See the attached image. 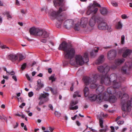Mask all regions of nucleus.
<instances>
[{
	"label": "nucleus",
	"instance_id": "2",
	"mask_svg": "<svg viewBox=\"0 0 132 132\" xmlns=\"http://www.w3.org/2000/svg\"><path fill=\"white\" fill-rule=\"evenodd\" d=\"M58 49L64 51L65 58L70 59V63L72 65H77L76 60L73 59L75 53V48L71 44H68L65 41H63L59 46Z\"/></svg>",
	"mask_w": 132,
	"mask_h": 132
},
{
	"label": "nucleus",
	"instance_id": "15",
	"mask_svg": "<svg viewBox=\"0 0 132 132\" xmlns=\"http://www.w3.org/2000/svg\"><path fill=\"white\" fill-rule=\"evenodd\" d=\"M104 87L102 85L99 86L96 90V92L98 95L99 96H101V97H104V93H106V91L104 92Z\"/></svg>",
	"mask_w": 132,
	"mask_h": 132
},
{
	"label": "nucleus",
	"instance_id": "22",
	"mask_svg": "<svg viewBox=\"0 0 132 132\" xmlns=\"http://www.w3.org/2000/svg\"><path fill=\"white\" fill-rule=\"evenodd\" d=\"M63 0H54V5L55 7L57 6H61L63 5Z\"/></svg>",
	"mask_w": 132,
	"mask_h": 132
},
{
	"label": "nucleus",
	"instance_id": "48",
	"mask_svg": "<svg viewBox=\"0 0 132 132\" xmlns=\"http://www.w3.org/2000/svg\"><path fill=\"white\" fill-rule=\"evenodd\" d=\"M26 104L24 103H22L19 106V107L20 108H22Z\"/></svg>",
	"mask_w": 132,
	"mask_h": 132
},
{
	"label": "nucleus",
	"instance_id": "3",
	"mask_svg": "<svg viewBox=\"0 0 132 132\" xmlns=\"http://www.w3.org/2000/svg\"><path fill=\"white\" fill-rule=\"evenodd\" d=\"M64 9H57L55 10L53 9H45V11H48V13L51 18L52 20L57 19L59 21L62 22L64 20V17L63 16L62 12L66 10Z\"/></svg>",
	"mask_w": 132,
	"mask_h": 132
},
{
	"label": "nucleus",
	"instance_id": "55",
	"mask_svg": "<svg viewBox=\"0 0 132 132\" xmlns=\"http://www.w3.org/2000/svg\"><path fill=\"white\" fill-rule=\"evenodd\" d=\"M49 130H50V131L51 132H53V131L54 130V129L53 128H52V127H49Z\"/></svg>",
	"mask_w": 132,
	"mask_h": 132
},
{
	"label": "nucleus",
	"instance_id": "51",
	"mask_svg": "<svg viewBox=\"0 0 132 132\" xmlns=\"http://www.w3.org/2000/svg\"><path fill=\"white\" fill-rule=\"evenodd\" d=\"M26 76L28 80L29 81H30V77L29 76V75L28 74H26Z\"/></svg>",
	"mask_w": 132,
	"mask_h": 132
},
{
	"label": "nucleus",
	"instance_id": "25",
	"mask_svg": "<svg viewBox=\"0 0 132 132\" xmlns=\"http://www.w3.org/2000/svg\"><path fill=\"white\" fill-rule=\"evenodd\" d=\"M104 56L103 55H100L96 61V64L98 65L102 63L104 61Z\"/></svg>",
	"mask_w": 132,
	"mask_h": 132
},
{
	"label": "nucleus",
	"instance_id": "47",
	"mask_svg": "<svg viewBox=\"0 0 132 132\" xmlns=\"http://www.w3.org/2000/svg\"><path fill=\"white\" fill-rule=\"evenodd\" d=\"M26 11V10L25 9H23L21 11V13L23 14H25Z\"/></svg>",
	"mask_w": 132,
	"mask_h": 132
},
{
	"label": "nucleus",
	"instance_id": "12",
	"mask_svg": "<svg viewBox=\"0 0 132 132\" xmlns=\"http://www.w3.org/2000/svg\"><path fill=\"white\" fill-rule=\"evenodd\" d=\"M103 99L105 101H109L111 103H113L115 102L117 100V98L114 96H112L109 97V95L108 94H106V93H104V97Z\"/></svg>",
	"mask_w": 132,
	"mask_h": 132
},
{
	"label": "nucleus",
	"instance_id": "1",
	"mask_svg": "<svg viewBox=\"0 0 132 132\" xmlns=\"http://www.w3.org/2000/svg\"><path fill=\"white\" fill-rule=\"evenodd\" d=\"M100 78L101 79V82L102 84L104 83L107 86L112 85V82L107 73L103 75L102 76L98 74L94 75L91 78L87 77H83V80L85 85H87L90 84V87L93 89L98 86V85L96 83L97 79Z\"/></svg>",
	"mask_w": 132,
	"mask_h": 132
},
{
	"label": "nucleus",
	"instance_id": "44",
	"mask_svg": "<svg viewBox=\"0 0 132 132\" xmlns=\"http://www.w3.org/2000/svg\"><path fill=\"white\" fill-rule=\"evenodd\" d=\"M26 67V64L24 63V64H23L21 68V69L22 70H24V69Z\"/></svg>",
	"mask_w": 132,
	"mask_h": 132
},
{
	"label": "nucleus",
	"instance_id": "4",
	"mask_svg": "<svg viewBox=\"0 0 132 132\" xmlns=\"http://www.w3.org/2000/svg\"><path fill=\"white\" fill-rule=\"evenodd\" d=\"M129 98L128 95L126 93L123 95L121 98V108L123 111H125L127 110L129 112L131 110V106L132 107V98L130 101L128 102Z\"/></svg>",
	"mask_w": 132,
	"mask_h": 132
},
{
	"label": "nucleus",
	"instance_id": "11",
	"mask_svg": "<svg viewBox=\"0 0 132 132\" xmlns=\"http://www.w3.org/2000/svg\"><path fill=\"white\" fill-rule=\"evenodd\" d=\"M117 51L114 50H111L109 51L107 53V57L109 60H114L117 56Z\"/></svg>",
	"mask_w": 132,
	"mask_h": 132
},
{
	"label": "nucleus",
	"instance_id": "10",
	"mask_svg": "<svg viewBox=\"0 0 132 132\" xmlns=\"http://www.w3.org/2000/svg\"><path fill=\"white\" fill-rule=\"evenodd\" d=\"M43 31V30L33 27L30 29V32L31 35L35 36H42Z\"/></svg>",
	"mask_w": 132,
	"mask_h": 132
},
{
	"label": "nucleus",
	"instance_id": "31",
	"mask_svg": "<svg viewBox=\"0 0 132 132\" xmlns=\"http://www.w3.org/2000/svg\"><path fill=\"white\" fill-rule=\"evenodd\" d=\"M18 61H20L26 58V56H24L20 53H18Z\"/></svg>",
	"mask_w": 132,
	"mask_h": 132
},
{
	"label": "nucleus",
	"instance_id": "59",
	"mask_svg": "<svg viewBox=\"0 0 132 132\" xmlns=\"http://www.w3.org/2000/svg\"><path fill=\"white\" fill-rule=\"evenodd\" d=\"M76 123L77 125L78 126H80L81 125L80 123L78 121H76Z\"/></svg>",
	"mask_w": 132,
	"mask_h": 132
},
{
	"label": "nucleus",
	"instance_id": "36",
	"mask_svg": "<svg viewBox=\"0 0 132 132\" xmlns=\"http://www.w3.org/2000/svg\"><path fill=\"white\" fill-rule=\"evenodd\" d=\"M49 80H51L52 82L54 81L56 79L54 77V75H52L50 77H49Z\"/></svg>",
	"mask_w": 132,
	"mask_h": 132
},
{
	"label": "nucleus",
	"instance_id": "46",
	"mask_svg": "<svg viewBox=\"0 0 132 132\" xmlns=\"http://www.w3.org/2000/svg\"><path fill=\"white\" fill-rule=\"evenodd\" d=\"M121 18L122 19H126L128 18V17L125 14H123L121 15Z\"/></svg>",
	"mask_w": 132,
	"mask_h": 132
},
{
	"label": "nucleus",
	"instance_id": "37",
	"mask_svg": "<svg viewBox=\"0 0 132 132\" xmlns=\"http://www.w3.org/2000/svg\"><path fill=\"white\" fill-rule=\"evenodd\" d=\"M55 114L56 116L59 117L61 116V114L60 112L55 111Z\"/></svg>",
	"mask_w": 132,
	"mask_h": 132
},
{
	"label": "nucleus",
	"instance_id": "26",
	"mask_svg": "<svg viewBox=\"0 0 132 132\" xmlns=\"http://www.w3.org/2000/svg\"><path fill=\"white\" fill-rule=\"evenodd\" d=\"M119 21L116 26V28L117 29H120L122 27V24L121 22V20L118 18H117L116 20Z\"/></svg>",
	"mask_w": 132,
	"mask_h": 132
},
{
	"label": "nucleus",
	"instance_id": "56",
	"mask_svg": "<svg viewBox=\"0 0 132 132\" xmlns=\"http://www.w3.org/2000/svg\"><path fill=\"white\" fill-rule=\"evenodd\" d=\"M46 39H43L41 40V42L43 43H45L46 42Z\"/></svg>",
	"mask_w": 132,
	"mask_h": 132
},
{
	"label": "nucleus",
	"instance_id": "13",
	"mask_svg": "<svg viewBox=\"0 0 132 132\" xmlns=\"http://www.w3.org/2000/svg\"><path fill=\"white\" fill-rule=\"evenodd\" d=\"M89 99L92 101H94L97 100L99 102H101L103 101V97L101 96H97L96 95H91L88 97Z\"/></svg>",
	"mask_w": 132,
	"mask_h": 132
},
{
	"label": "nucleus",
	"instance_id": "40",
	"mask_svg": "<svg viewBox=\"0 0 132 132\" xmlns=\"http://www.w3.org/2000/svg\"><path fill=\"white\" fill-rule=\"evenodd\" d=\"M100 125V127L102 128L103 127V121L102 119H99Z\"/></svg>",
	"mask_w": 132,
	"mask_h": 132
},
{
	"label": "nucleus",
	"instance_id": "42",
	"mask_svg": "<svg viewBox=\"0 0 132 132\" xmlns=\"http://www.w3.org/2000/svg\"><path fill=\"white\" fill-rule=\"evenodd\" d=\"M124 121H120L117 122V123L119 125H121L123 123Z\"/></svg>",
	"mask_w": 132,
	"mask_h": 132
},
{
	"label": "nucleus",
	"instance_id": "16",
	"mask_svg": "<svg viewBox=\"0 0 132 132\" xmlns=\"http://www.w3.org/2000/svg\"><path fill=\"white\" fill-rule=\"evenodd\" d=\"M73 23V20H68L64 22V26L65 28L69 29L72 27Z\"/></svg>",
	"mask_w": 132,
	"mask_h": 132
},
{
	"label": "nucleus",
	"instance_id": "63",
	"mask_svg": "<svg viewBox=\"0 0 132 132\" xmlns=\"http://www.w3.org/2000/svg\"><path fill=\"white\" fill-rule=\"evenodd\" d=\"M111 129L112 130L111 131L112 132H114V127L113 126H111Z\"/></svg>",
	"mask_w": 132,
	"mask_h": 132
},
{
	"label": "nucleus",
	"instance_id": "14",
	"mask_svg": "<svg viewBox=\"0 0 132 132\" xmlns=\"http://www.w3.org/2000/svg\"><path fill=\"white\" fill-rule=\"evenodd\" d=\"M97 69L98 71L100 73H103V75L107 73L110 71V68L108 66H106L105 67L103 66H98Z\"/></svg>",
	"mask_w": 132,
	"mask_h": 132
},
{
	"label": "nucleus",
	"instance_id": "18",
	"mask_svg": "<svg viewBox=\"0 0 132 132\" xmlns=\"http://www.w3.org/2000/svg\"><path fill=\"white\" fill-rule=\"evenodd\" d=\"M18 53L16 54H11L7 56L8 59L11 60L12 62H14L18 60Z\"/></svg>",
	"mask_w": 132,
	"mask_h": 132
},
{
	"label": "nucleus",
	"instance_id": "7",
	"mask_svg": "<svg viewBox=\"0 0 132 132\" xmlns=\"http://www.w3.org/2000/svg\"><path fill=\"white\" fill-rule=\"evenodd\" d=\"M83 56H83L80 55H76L75 58L77 65L81 66L85 63H87L89 61L88 54L87 53H85Z\"/></svg>",
	"mask_w": 132,
	"mask_h": 132
},
{
	"label": "nucleus",
	"instance_id": "62",
	"mask_svg": "<svg viewBox=\"0 0 132 132\" xmlns=\"http://www.w3.org/2000/svg\"><path fill=\"white\" fill-rule=\"evenodd\" d=\"M61 24H58V23H57L56 24V27L57 28H60L61 27Z\"/></svg>",
	"mask_w": 132,
	"mask_h": 132
},
{
	"label": "nucleus",
	"instance_id": "23",
	"mask_svg": "<svg viewBox=\"0 0 132 132\" xmlns=\"http://www.w3.org/2000/svg\"><path fill=\"white\" fill-rule=\"evenodd\" d=\"M98 9H88L86 13L88 15L93 14L96 13Z\"/></svg>",
	"mask_w": 132,
	"mask_h": 132
},
{
	"label": "nucleus",
	"instance_id": "6",
	"mask_svg": "<svg viewBox=\"0 0 132 132\" xmlns=\"http://www.w3.org/2000/svg\"><path fill=\"white\" fill-rule=\"evenodd\" d=\"M97 23L98 29L100 30H107L109 31H111V26L108 25L105 20L103 19L99 16L97 18Z\"/></svg>",
	"mask_w": 132,
	"mask_h": 132
},
{
	"label": "nucleus",
	"instance_id": "41",
	"mask_svg": "<svg viewBox=\"0 0 132 132\" xmlns=\"http://www.w3.org/2000/svg\"><path fill=\"white\" fill-rule=\"evenodd\" d=\"M15 74V72L14 71H12L10 72H8V73H7V75H11L13 76Z\"/></svg>",
	"mask_w": 132,
	"mask_h": 132
},
{
	"label": "nucleus",
	"instance_id": "9",
	"mask_svg": "<svg viewBox=\"0 0 132 132\" xmlns=\"http://www.w3.org/2000/svg\"><path fill=\"white\" fill-rule=\"evenodd\" d=\"M113 87H108L107 89V91L108 93L106 92V94H114L115 93L116 96L117 97H120L122 95V93L120 91L119 92L116 93V91H115V89H119V88H116L114 87L113 86Z\"/></svg>",
	"mask_w": 132,
	"mask_h": 132
},
{
	"label": "nucleus",
	"instance_id": "17",
	"mask_svg": "<svg viewBox=\"0 0 132 132\" xmlns=\"http://www.w3.org/2000/svg\"><path fill=\"white\" fill-rule=\"evenodd\" d=\"M98 17H99V16L94 15L90 19L89 22V24L90 26L93 27L95 25L96 22L97 23V18Z\"/></svg>",
	"mask_w": 132,
	"mask_h": 132
},
{
	"label": "nucleus",
	"instance_id": "39",
	"mask_svg": "<svg viewBox=\"0 0 132 132\" xmlns=\"http://www.w3.org/2000/svg\"><path fill=\"white\" fill-rule=\"evenodd\" d=\"M125 37L124 35H122L121 37V42L122 44H123L124 43Z\"/></svg>",
	"mask_w": 132,
	"mask_h": 132
},
{
	"label": "nucleus",
	"instance_id": "32",
	"mask_svg": "<svg viewBox=\"0 0 132 132\" xmlns=\"http://www.w3.org/2000/svg\"><path fill=\"white\" fill-rule=\"evenodd\" d=\"M42 36L43 38H47L49 36V34L46 31L44 30H43V34H42Z\"/></svg>",
	"mask_w": 132,
	"mask_h": 132
},
{
	"label": "nucleus",
	"instance_id": "29",
	"mask_svg": "<svg viewBox=\"0 0 132 132\" xmlns=\"http://www.w3.org/2000/svg\"><path fill=\"white\" fill-rule=\"evenodd\" d=\"M125 59H117L115 61V64L116 65H119L123 63Z\"/></svg>",
	"mask_w": 132,
	"mask_h": 132
},
{
	"label": "nucleus",
	"instance_id": "38",
	"mask_svg": "<svg viewBox=\"0 0 132 132\" xmlns=\"http://www.w3.org/2000/svg\"><path fill=\"white\" fill-rule=\"evenodd\" d=\"M74 29L76 31H78L79 30V25L78 24H76L74 27Z\"/></svg>",
	"mask_w": 132,
	"mask_h": 132
},
{
	"label": "nucleus",
	"instance_id": "50",
	"mask_svg": "<svg viewBox=\"0 0 132 132\" xmlns=\"http://www.w3.org/2000/svg\"><path fill=\"white\" fill-rule=\"evenodd\" d=\"M112 5L116 7L117 6L118 4L117 3L115 2H112Z\"/></svg>",
	"mask_w": 132,
	"mask_h": 132
},
{
	"label": "nucleus",
	"instance_id": "8",
	"mask_svg": "<svg viewBox=\"0 0 132 132\" xmlns=\"http://www.w3.org/2000/svg\"><path fill=\"white\" fill-rule=\"evenodd\" d=\"M44 93H41L40 95L39 99L40 100L39 103V105H41L49 100L48 96L49 94L48 93L44 92Z\"/></svg>",
	"mask_w": 132,
	"mask_h": 132
},
{
	"label": "nucleus",
	"instance_id": "24",
	"mask_svg": "<svg viewBox=\"0 0 132 132\" xmlns=\"http://www.w3.org/2000/svg\"><path fill=\"white\" fill-rule=\"evenodd\" d=\"M37 88L36 90L39 91L40 89L43 88L44 86V85L43 82H42L41 80L39 79L37 81Z\"/></svg>",
	"mask_w": 132,
	"mask_h": 132
},
{
	"label": "nucleus",
	"instance_id": "21",
	"mask_svg": "<svg viewBox=\"0 0 132 132\" xmlns=\"http://www.w3.org/2000/svg\"><path fill=\"white\" fill-rule=\"evenodd\" d=\"M99 50V47H95L90 53V56L92 57H94L96 56Z\"/></svg>",
	"mask_w": 132,
	"mask_h": 132
},
{
	"label": "nucleus",
	"instance_id": "64",
	"mask_svg": "<svg viewBox=\"0 0 132 132\" xmlns=\"http://www.w3.org/2000/svg\"><path fill=\"white\" fill-rule=\"evenodd\" d=\"M48 72L49 73H51L52 72V70L51 68H49L48 70Z\"/></svg>",
	"mask_w": 132,
	"mask_h": 132
},
{
	"label": "nucleus",
	"instance_id": "54",
	"mask_svg": "<svg viewBox=\"0 0 132 132\" xmlns=\"http://www.w3.org/2000/svg\"><path fill=\"white\" fill-rule=\"evenodd\" d=\"M77 115H75L73 117H72L71 118L73 120H75L76 118L77 117Z\"/></svg>",
	"mask_w": 132,
	"mask_h": 132
},
{
	"label": "nucleus",
	"instance_id": "53",
	"mask_svg": "<svg viewBox=\"0 0 132 132\" xmlns=\"http://www.w3.org/2000/svg\"><path fill=\"white\" fill-rule=\"evenodd\" d=\"M48 88L53 93V90L52 88L50 87H48Z\"/></svg>",
	"mask_w": 132,
	"mask_h": 132
},
{
	"label": "nucleus",
	"instance_id": "34",
	"mask_svg": "<svg viewBox=\"0 0 132 132\" xmlns=\"http://www.w3.org/2000/svg\"><path fill=\"white\" fill-rule=\"evenodd\" d=\"M3 14L4 15H6L8 18H12L11 15L8 12L6 11L4 12L3 13Z\"/></svg>",
	"mask_w": 132,
	"mask_h": 132
},
{
	"label": "nucleus",
	"instance_id": "28",
	"mask_svg": "<svg viewBox=\"0 0 132 132\" xmlns=\"http://www.w3.org/2000/svg\"><path fill=\"white\" fill-rule=\"evenodd\" d=\"M90 8H91L93 7H96L101 8V5L96 2L94 1L93 4H90L89 6Z\"/></svg>",
	"mask_w": 132,
	"mask_h": 132
},
{
	"label": "nucleus",
	"instance_id": "33",
	"mask_svg": "<svg viewBox=\"0 0 132 132\" xmlns=\"http://www.w3.org/2000/svg\"><path fill=\"white\" fill-rule=\"evenodd\" d=\"M100 11L101 13L103 15H105L108 13L107 9H100Z\"/></svg>",
	"mask_w": 132,
	"mask_h": 132
},
{
	"label": "nucleus",
	"instance_id": "30",
	"mask_svg": "<svg viewBox=\"0 0 132 132\" xmlns=\"http://www.w3.org/2000/svg\"><path fill=\"white\" fill-rule=\"evenodd\" d=\"M85 97H87L89 94V90L88 87L85 86L84 90Z\"/></svg>",
	"mask_w": 132,
	"mask_h": 132
},
{
	"label": "nucleus",
	"instance_id": "58",
	"mask_svg": "<svg viewBox=\"0 0 132 132\" xmlns=\"http://www.w3.org/2000/svg\"><path fill=\"white\" fill-rule=\"evenodd\" d=\"M123 50V48L119 49V50L118 52L119 53H121Z\"/></svg>",
	"mask_w": 132,
	"mask_h": 132
},
{
	"label": "nucleus",
	"instance_id": "19",
	"mask_svg": "<svg viewBox=\"0 0 132 132\" xmlns=\"http://www.w3.org/2000/svg\"><path fill=\"white\" fill-rule=\"evenodd\" d=\"M88 21V19L87 18H82L80 22L81 26L83 28L85 27L87 24Z\"/></svg>",
	"mask_w": 132,
	"mask_h": 132
},
{
	"label": "nucleus",
	"instance_id": "20",
	"mask_svg": "<svg viewBox=\"0 0 132 132\" xmlns=\"http://www.w3.org/2000/svg\"><path fill=\"white\" fill-rule=\"evenodd\" d=\"M78 103V101H72L70 103L69 109L70 110H76L78 109V105H76L74 107L73 106Z\"/></svg>",
	"mask_w": 132,
	"mask_h": 132
},
{
	"label": "nucleus",
	"instance_id": "27",
	"mask_svg": "<svg viewBox=\"0 0 132 132\" xmlns=\"http://www.w3.org/2000/svg\"><path fill=\"white\" fill-rule=\"evenodd\" d=\"M131 53H132V50L128 49H127L123 53V57H126L127 56L129 55Z\"/></svg>",
	"mask_w": 132,
	"mask_h": 132
},
{
	"label": "nucleus",
	"instance_id": "61",
	"mask_svg": "<svg viewBox=\"0 0 132 132\" xmlns=\"http://www.w3.org/2000/svg\"><path fill=\"white\" fill-rule=\"evenodd\" d=\"M16 1V4L17 5H20V3L19 2L18 0H15Z\"/></svg>",
	"mask_w": 132,
	"mask_h": 132
},
{
	"label": "nucleus",
	"instance_id": "57",
	"mask_svg": "<svg viewBox=\"0 0 132 132\" xmlns=\"http://www.w3.org/2000/svg\"><path fill=\"white\" fill-rule=\"evenodd\" d=\"M49 107L50 108V109H51L52 110H53V106H52V105L51 104H50L49 105Z\"/></svg>",
	"mask_w": 132,
	"mask_h": 132
},
{
	"label": "nucleus",
	"instance_id": "60",
	"mask_svg": "<svg viewBox=\"0 0 132 132\" xmlns=\"http://www.w3.org/2000/svg\"><path fill=\"white\" fill-rule=\"evenodd\" d=\"M112 48L111 46H109L105 47H104V48L105 49H107V48Z\"/></svg>",
	"mask_w": 132,
	"mask_h": 132
},
{
	"label": "nucleus",
	"instance_id": "49",
	"mask_svg": "<svg viewBox=\"0 0 132 132\" xmlns=\"http://www.w3.org/2000/svg\"><path fill=\"white\" fill-rule=\"evenodd\" d=\"M108 129L105 128L104 129H101L99 130L100 132H104L106 131Z\"/></svg>",
	"mask_w": 132,
	"mask_h": 132
},
{
	"label": "nucleus",
	"instance_id": "5",
	"mask_svg": "<svg viewBox=\"0 0 132 132\" xmlns=\"http://www.w3.org/2000/svg\"><path fill=\"white\" fill-rule=\"evenodd\" d=\"M110 78L112 81V85L114 87L121 88V82L123 80L121 77H119L118 78L116 74L113 73L110 75Z\"/></svg>",
	"mask_w": 132,
	"mask_h": 132
},
{
	"label": "nucleus",
	"instance_id": "45",
	"mask_svg": "<svg viewBox=\"0 0 132 132\" xmlns=\"http://www.w3.org/2000/svg\"><path fill=\"white\" fill-rule=\"evenodd\" d=\"M12 79L16 82L17 81V79L15 75H13L12 76Z\"/></svg>",
	"mask_w": 132,
	"mask_h": 132
},
{
	"label": "nucleus",
	"instance_id": "52",
	"mask_svg": "<svg viewBox=\"0 0 132 132\" xmlns=\"http://www.w3.org/2000/svg\"><path fill=\"white\" fill-rule=\"evenodd\" d=\"M73 85H74V84L73 83H72V86L70 88V90L71 91H72L73 90Z\"/></svg>",
	"mask_w": 132,
	"mask_h": 132
},
{
	"label": "nucleus",
	"instance_id": "43",
	"mask_svg": "<svg viewBox=\"0 0 132 132\" xmlns=\"http://www.w3.org/2000/svg\"><path fill=\"white\" fill-rule=\"evenodd\" d=\"M28 96L30 97H32L33 95L34 94L32 92H30L28 93Z\"/></svg>",
	"mask_w": 132,
	"mask_h": 132
},
{
	"label": "nucleus",
	"instance_id": "35",
	"mask_svg": "<svg viewBox=\"0 0 132 132\" xmlns=\"http://www.w3.org/2000/svg\"><path fill=\"white\" fill-rule=\"evenodd\" d=\"M79 92L78 91H76L74 93L73 95V98H75L77 97H81V95H79Z\"/></svg>",
	"mask_w": 132,
	"mask_h": 132
}]
</instances>
